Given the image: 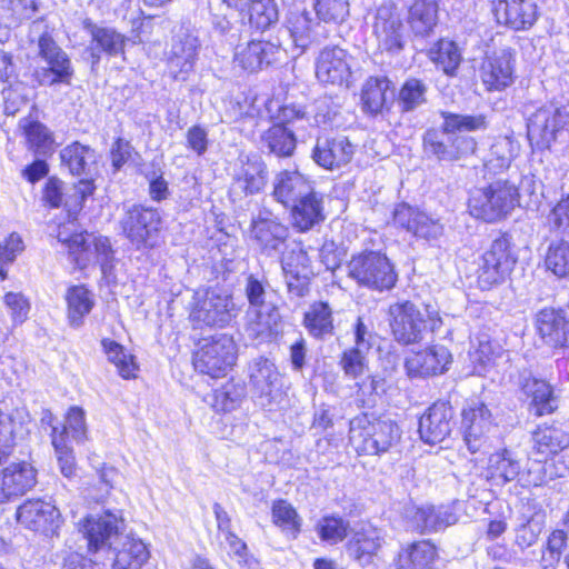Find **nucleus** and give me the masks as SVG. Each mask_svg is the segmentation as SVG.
Returning a JSON list of instances; mask_svg holds the SVG:
<instances>
[{
    "mask_svg": "<svg viewBox=\"0 0 569 569\" xmlns=\"http://www.w3.org/2000/svg\"><path fill=\"white\" fill-rule=\"evenodd\" d=\"M517 177H498L492 182L470 190L468 209L471 216L486 222L506 218L519 202Z\"/></svg>",
    "mask_w": 569,
    "mask_h": 569,
    "instance_id": "nucleus-1",
    "label": "nucleus"
},
{
    "mask_svg": "<svg viewBox=\"0 0 569 569\" xmlns=\"http://www.w3.org/2000/svg\"><path fill=\"white\" fill-rule=\"evenodd\" d=\"M349 440L359 453L381 455L398 443L400 429L389 418L365 413L350 421Z\"/></svg>",
    "mask_w": 569,
    "mask_h": 569,
    "instance_id": "nucleus-2",
    "label": "nucleus"
},
{
    "mask_svg": "<svg viewBox=\"0 0 569 569\" xmlns=\"http://www.w3.org/2000/svg\"><path fill=\"white\" fill-rule=\"evenodd\" d=\"M569 128V104L550 101L527 119L528 139L539 149H549Z\"/></svg>",
    "mask_w": 569,
    "mask_h": 569,
    "instance_id": "nucleus-3",
    "label": "nucleus"
},
{
    "mask_svg": "<svg viewBox=\"0 0 569 569\" xmlns=\"http://www.w3.org/2000/svg\"><path fill=\"white\" fill-rule=\"evenodd\" d=\"M348 274L359 286L380 292L393 288L398 279L390 260L378 251L353 256L348 263Z\"/></svg>",
    "mask_w": 569,
    "mask_h": 569,
    "instance_id": "nucleus-4",
    "label": "nucleus"
},
{
    "mask_svg": "<svg viewBox=\"0 0 569 569\" xmlns=\"http://www.w3.org/2000/svg\"><path fill=\"white\" fill-rule=\"evenodd\" d=\"M517 256L512 249L511 239L503 234L490 243L480 258L477 281L482 290L503 282L509 277Z\"/></svg>",
    "mask_w": 569,
    "mask_h": 569,
    "instance_id": "nucleus-5",
    "label": "nucleus"
},
{
    "mask_svg": "<svg viewBox=\"0 0 569 569\" xmlns=\"http://www.w3.org/2000/svg\"><path fill=\"white\" fill-rule=\"evenodd\" d=\"M234 317V303L216 290L197 291L190 302L189 319L193 328H223Z\"/></svg>",
    "mask_w": 569,
    "mask_h": 569,
    "instance_id": "nucleus-6",
    "label": "nucleus"
},
{
    "mask_svg": "<svg viewBox=\"0 0 569 569\" xmlns=\"http://www.w3.org/2000/svg\"><path fill=\"white\" fill-rule=\"evenodd\" d=\"M237 346L231 336L219 333L203 339L199 350L194 353V369L211 378L224 376L234 365Z\"/></svg>",
    "mask_w": 569,
    "mask_h": 569,
    "instance_id": "nucleus-7",
    "label": "nucleus"
},
{
    "mask_svg": "<svg viewBox=\"0 0 569 569\" xmlns=\"http://www.w3.org/2000/svg\"><path fill=\"white\" fill-rule=\"evenodd\" d=\"M38 56L46 62L44 67L34 70V79L40 86L70 83L73 67L68 53L49 34L43 33L38 39Z\"/></svg>",
    "mask_w": 569,
    "mask_h": 569,
    "instance_id": "nucleus-8",
    "label": "nucleus"
},
{
    "mask_svg": "<svg viewBox=\"0 0 569 569\" xmlns=\"http://www.w3.org/2000/svg\"><path fill=\"white\" fill-rule=\"evenodd\" d=\"M79 532L87 540L90 552L111 550L122 536L123 519L111 511L89 515L78 523Z\"/></svg>",
    "mask_w": 569,
    "mask_h": 569,
    "instance_id": "nucleus-9",
    "label": "nucleus"
},
{
    "mask_svg": "<svg viewBox=\"0 0 569 569\" xmlns=\"http://www.w3.org/2000/svg\"><path fill=\"white\" fill-rule=\"evenodd\" d=\"M390 328L395 339L402 345L418 343L428 330L427 315L411 301L396 302L389 307Z\"/></svg>",
    "mask_w": 569,
    "mask_h": 569,
    "instance_id": "nucleus-10",
    "label": "nucleus"
},
{
    "mask_svg": "<svg viewBox=\"0 0 569 569\" xmlns=\"http://www.w3.org/2000/svg\"><path fill=\"white\" fill-rule=\"evenodd\" d=\"M267 181L268 171L263 160L257 154L246 156L239 159V164L234 168L229 196L233 202L241 201L262 191Z\"/></svg>",
    "mask_w": 569,
    "mask_h": 569,
    "instance_id": "nucleus-11",
    "label": "nucleus"
},
{
    "mask_svg": "<svg viewBox=\"0 0 569 569\" xmlns=\"http://www.w3.org/2000/svg\"><path fill=\"white\" fill-rule=\"evenodd\" d=\"M372 28L381 51L397 54L403 49L406 29L393 3H382L377 8Z\"/></svg>",
    "mask_w": 569,
    "mask_h": 569,
    "instance_id": "nucleus-12",
    "label": "nucleus"
},
{
    "mask_svg": "<svg viewBox=\"0 0 569 569\" xmlns=\"http://www.w3.org/2000/svg\"><path fill=\"white\" fill-rule=\"evenodd\" d=\"M161 226V217L157 209L132 206L121 220L126 237L138 249L153 247L154 238Z\"/></svg>",
    "mask_w": 569,
    "mask_h": 569,
    "instance_id": "nucleus-13",
    "label": "nucleus"
},
{
    "mask_svg": "<svg viewBox=\"0 0 569 569\" xmlns=\"http://www.w3.org/2000/svg\"><path fill=\"white\" fill-rule=\"evenodd\" d=\"M249 378L261 406H271L282 397V379L274 363L263 357L254 359L249 367Z\"/></svg>",
    "mask_w": 569,
    "mask_h": 569,
    "instance_id": "nucleus-14",
    "label": "nucleus"
},
{
    "mask_svg": "<svg viewBox=\"0 0 569 569\" xmlns=\"http://www.w3.org/2000/svg\"><path fill=\"white\" fill-rule=\"evenodd\" d=\"M17 519L26 528L46 536L56 535L62 523L59 509L41 499L24 501L17 509Z\"/></svg>",
    "mask_w": 569,
    "mask_h": 569,
    "instance_id": "nucleus-15",
    "label": "nucleus"
},
{
    "mask_svg": "<svg viewBox=\"0 0 569 569\" xmlns=\"http://www.w3.org/2000/svg\"><path fill=\"white\" fill-rule=\"evenodd\" d=\"M199 48L198 37L188 31H180L172 38L166 59L173 79L184 81L193 71Z\"/></svg>",
    "mask_w": 569,
    "mask_h": 569,
    "instance_id": "nucleus-16",
    "label": "nucleus"
},
{
    "mask_svg": "<svg viewBox=\"0 0 569 569\" xmlns=\"http://www.w3.org/2000/svg\"><path fill=\"white\" fill-rule=\"evenodd\" d=\"M251 238L263 254L279 253L289 237L288 228L269 211H260L251 220Z\"/></svg>",
    "mask_w": 569,
    "mask_h": 569,
    "instance_id": "nucleus-17",
    "label": "nucleus"
},
{
    "mask_svg": "<svg viewBox=\"0 0 569 569\" xmlns=\"http://www.w3.org/2000/svg\"><path fill=\"white\" fill-rule=\"evenodd\" d=\"M425 150L440 161H456L473 153L477 141L469 136L445 134L435 129L428 130L423 136Z\"/></svg>",
    "mask_w": 569,
    "mask_h": 569,
    "instance_id": "nucleus-18",
    "label": "nucleus"
},
{
    "mask_svg": "<svg viewBox=\"0 0 569 569\" xmlns=\"http://www.w3.org/2000/svg\"><path fill=\"white\" fill-rule=\"evenodd\" d=\"M451 361L452 356L447 347L432 345L409 355L405 368L410 378H429L446 372Z\"/></svg>",
    "mask_w": 569,
    "mask_h": 569,
    "instance_id": "nucleus-19",
    "label": "nucleus"
},
{
    "mask_svg": "<svg viewBox=\"0 0 569 569\" xmlns=\"http://www.w3.org/2000/svg\"><path fill=\"white\" fill-rule=\"evenodd\" d=\"M535 328L542 342L550 348L569 346V316L561 308L548 307L535 316Z\"/></svg>",
    "mask_w": 569,
    "mask_h": 569,
    "instance_id": "nucleus-20",
    "label": "nucleus"
},
{
    "mask_svg": "<svg viewBox=\"0 0 569 569\" xmlns=\"http://www.w3.org/2000/svg\"><path fill=\"white\" fill-rule=\"evenodd\" d=\"M357 146L347 136L319 137L312 150V159L325 169L333 170L348 164Z\"/></svg>",
    "mask_w": 569,
    "mask_h": 569,
    "instance_id": "nucleus-21",
    "label": "nucleus"
},
{
    "mask_svg": "<svg viewBox=\"0 0 569 569\" xmlns=\"http://www.w3.org/2000/svg\"><path fill=\"white\" fill-rule=\"evenodd\" d=\"M453 409L448 402H435L419 420V433L423 442L436 445L450 436L455 421Z\"/></svg>",
    "mask_w": 569,
    "mask_h": 569,
    "instance_id": "nucleus-22",
    "label": "nucleus"
},
{
    "mask_svg": "<svg viewBox=\"0 0 569 569\" xmlns=\"http://www.w3.org/2000/svg\"><path fill=\"white\" fill-rule=\"evenodd\" d=\"M492 11L498 23L512 30H528L538 19V7L531 0H493Z\"/></svg>",
    "mask_w": 569,
    "mask_h": 569,
    "instance_id": "nucleus-23",
    "label": "nucleus"
},
{
    "mask_svg": "<svg viewBox=\"0 0 569 569\" xmlns=\"http://www.w3.org/2000/svg\"><path fill=\"white\" fill-rule=\"evenodd\" d=\"M461 432L471 453L478 452L487 441V432L491 428V412L482 402H473L463 409Z\"/></svg>",
    "mask_w": 569,
    "mask_h": 569,
    "instance_id": "nucleus-24",
    "label": "nucleus"
},
{
    "mask_svg": "<svg viewBox=\"0 0 569 569\" xmlns=\"http://www.w3.org/2000/svg\"><path fill=\"white\" fill-rule=\"evenodd\" d=\"M37 483V470L28 462L11 463L0 471V503L10 502Z\"/></svg>",
    "mask_w": 569,
    "mask_h": 569,
    "instance_id": "nucleus-25",
    "label": "nucleus"
},
{
    "mask_svg": "<svg viewBox=\"0 0 569 569\" xmlns=\"http://www.w3.org/2000/svg\"><path fill=\"white\" fill-rule=\"evenodd\" d=\"M283 49L280 43L263 40H252L244 47H239L234 54V62L243 70L254 72L264 66L280 60Z\"/></svg>",
    "mask_w": 569,
    "mask_h": 569,
    "instance_id": "nucleus-26",
    "label": "nucleus"
},
{
    "mask_svg": "<svg viewBox=\"0 0 569 569\" xmlns=\"http://www.w3.org/2000/svg\"><path fill=\"white\" fill-rule=\"evenodd\" d=\"M82 28L92 39V66L100 61V53L114 57L124 52L127 38L111 27H102L87 18L82 21Z\"/></svg>",
    "mask_w": 569,
    "mask_h": 569,
    "instance_id": "nucleus-27",
    "label": "nucleus"
},
{
    "mask_svg": "<svg viewBox=\"0 0 569 569\" xmlns=\"http://www.w3.org/2000/svg\"><path fill=\"white\" fill-rule=\"evenodd\" d=\"M348 53L339 47H326L319 53L316 76L323 83L342 84L350 76Z\"/></svg>",
    "mask_w": 569,
    "mask_h": 569,
    "instance_id": "nucleus-28",
    "label": "nucleus"
},
{
    "mask_svg": "<svg viewBox=\"0 0 569 569\" xmlns=\"http://www.w3.org/2000/svg\"><path fill=\"white\" fill-rule=\"evenodd\" d=\"M481 80L489 91H499L513 82L512 53L502 49L487 57L480 69Z\"/></svg>",
    "mask_w": 569,
    "mask_h": 569,
    "instance_id": "nucleus-29",
    "label": "nucleus"
},
{
    "mask_svg": "<svg viewBox=\"0 0 569 569\" xmlns=\"http://www.w3.org/2000/svg\"><path fill=\"white\" fill-rule=\"evenodd\" d=\"M395 223L405 228L418 238L426 240L438 239L442 232V224L423 212L408 204H400L393 213Z\"/></svg>",
    "mask_w": 569,
    "mask_h": 569,
    "instance_id": "nucleus-30",
    "label": "nucleus"
},
{
    "mask_svg": "<svg viewBox=\"0 0 569 569\" xmlns=\"http://www.w3.org/2000/svg\"><path fill=\"white\" fill-rule=\"evenodd\" d=\"M281 267L286 276L289 291L298 297H303L308 291L307 279L311 271L308 254L301 244H296L283 254Z\"/></svg>",
    "mask_w": 569,
    "mask_h": 569,
    "instance_id": "nucleus-31",
    "label": "nucleus"
},
{
    "mask_svg": "<svg viewBox=\"0 0 569 569\" xmlns=\"http://www.w3.org/2000/svg\"><path fill=\"white\" fill-rule=\"evenodd\" d=\"M312 182L297 170L279 172L273 181V197L284 207H290L305 196H310Z\"/></svg>",
    "mask_w": 569,
    "mask_h": 569,
    "instance_id": "nucleus-32",
    "label": "nucleus"
},
{
    "mask_svg": "<svg viewBox=\"0 0 569 569\" xmlns=\"http://www.w3.org/2000/svg\"><path fill=\"white\" fill-rule=\"evenodd\" d=\"M281 329V316L277 307L268 309H254L247 312L246 333L258 342L269 341Z\"/></svg>",
    "mask_w": 569,
    "mask_h": 569,
    "instance_id": "nucleus-33",
    "label": "nucleus"
},
{
    "mask_svg": "<svg viewBox=\"0 0 569 569\" xmlns=\"http://www.w3.org/2000/svg\"><path fill=\"white\" fill-rule=\"evenodd\" d=\"M292 226L301 232L312 229L325 219L323 197L311 190L310 196H305L290 207Z\"/></svg>",
    "mask_w": 569,
    "mask_h": 569,
    "instance_id": "nucleus-34",
    "label": "nucleus"
},
{
    "mask_svg": "<svg viewBox=\"0 0 569 569\" xmlns=\"http://www.w3.org/2000/svg\"><path fill=\"white\" fill-rule=\"evenodd\" d=\"M521 388L531 398V410L537 417L550 415L558 408V398L552 386L546 380L532 376H523Z\"/></svg>",
    "mask_w": 569,
    "mask_h": 569,
    "instance_id": "nucleus-35",
    "label": "nucleus"
},
{
    "mask_svg": "<svg viewBox=\"0 0 569 569\" xmlns=\"http://www.w3.org/2000/svg\"><path fill=\"white\" fill-rule=\"evenodd\" d=\"M61 163L73 176L90 177L97 172V154L94 149L78 141L60 151Z\"/></svg>",
    "mask_w": 569,
    "mask_h": 569,
    "instance_id": "nucleus-36",
    "label": "nucleus"
},
{
    "mask_svg": "<svg viewBox=\"0 0 569 569\" xmlns=\"http://www.w3.org/2000/svg\"><path fill=\"white\" fill-rule=\"evenodd\" d=\"M320 23L307 10L290 11L287 17V30L300 53L317 40Z\"/></svg>",
    "mask_w": 569,
    "mask_h": 569,
    "instance_id": "nucleus-37",
    "label": "nucleus"
},
{
    "mask_svg": "<svg viewBox=\"0 0 569 569\" xmlns=\"http://www.w3.org/2000/svg\"><path fill=\"white\" fill-rule=\"evenodd\" d=\"M113 556V569H138L148 559L149 552L141 540L121 536L110 550Z\"/></svg>",
    "mask_w": 569,
    "mask_h": 569,
    "instance_id": "nucleus-38",
    "label": "nucleus"
},
{
    "mask_svg": "<svg viewBox=\"0 0 569 569\" xmlns=\"http://www.w3.org/2000/svg\"><path fill=\"white\" fill-rule=\"evenodd\" d=\"M533 450L555 456L569 447V431L562 425L539 426L532 433Z\"/></svg>",
    "mask_w": 569,
    "mask_h": 569,
    "instance_id": "nucleus-39",
    "label": "nucleus"
},
{
    "mask_svg": "<svg viewBox=\"0 0 569 569\" xmlns=\"http://www.w3.org/2000/svg\"><path fill=\"white\" fill-rule=\"evenodd\" d=\"M437 556L436 547L427 540L403 547L395 558L396 569H428Z\"/></svg>",
    "mask_w": 569,
    "mask_h": 569,
    "instance_id": "nucleus-40",
    "label": "nucleus"
},
{
    "mask_svg": "<svg viewBox=\"0 0 569 569\" xmlns=\"http://www.w3.org/2000/svg\"><path fill=\"white\" fill-rule=\"evenodd\" d=\"M262 148L279 158L291 157L297 147L293 130L282 123H273L261 134Z\"/></svg>",
    "mask_w": 569,
    "mask_h": 569,
    "instance_id": "nucleus-41",
    "label": "nucleus"
},
{
    "mask_svg": "<svg viewBox=\"0 0 569 569\" xmlns=\"http://www.w3.org/2000/svg\"><path fill=\"white\" fill-rule=\"evenodd\" d=\"M412 522L420 532L442 530L457 522V516L447 507L427 506L417 508Z\"/></svg>",
    "mask_w": 569,
    "mask_h": 569,
    "instance_id": "nucleus-42",
    "label": "nucleus"
},
{
    "mask_svg": "<svg viewBox=\"0 0 569 569\" xmlns=\"http://www.w3.org/2000/svg\"><path fill=\"white\" fill-rule=\"evenodd\" d=\"M67 316L71 327L80 328L83 318L90 313L94 306L93 293L84 286H72L67 290Z\"/></svg>",
    "mask_w": 569,
    "mask_h": 569,
    "instance_id": "nucleus-43",
    "label": "nucleus"
},
{
    "mask_svg": "<svg viewBox=\"0 0 569 569\" xmlns=\"http://www.w3.org/2000/svg\"><path fill=\"white\" fill-rule=\"evenodd\" d=\"M440 116L443 119L441 130L445 134L465 136V132L482 131L488 128L487 117L482 113L463 114L441 111Z\"/></svg>",
    "mask_w": 569,
    "mask_h": 569,
    "instance_id": "nucleus-44",
    "label": "nucleus"
},
{
    "mask_svg": "<svg viewBox=\"0 0 569 569\" xmlns=\"http://www.w3.org/2000/svg\"><path fill=\"white\" fill-rule=\"evenodd\" d=\"M391 81L386 77L369 78L361 92L362 109L366 113L377 116L388 109L387 92Z\"/></svg>",
    "mask_w": 569,
    "mask_h": 569,
    "instance_id": "nucleus-45",
    "label": "nucleus"
},
{
    "mask_svg": "<svg viewBox=\"0 0 569 569\" xmlns=\"http://www.w3.org/2000/svg\"><path fill=\"white\" fill-rule=\"evenodd\" d=\"M30 150L37 154L47 156L53 151V137L42 122L23 118L19 121Z\"/></svg>",
    "mask_w": 569,
    "mask_h": 569,
    "instance_id": "nucleus-46",
    "label": "nucleus"
},
{
    "mask_svg": "<svg viewBox=\"0 0 569 569\" xmlns=\"http://www.w3.org/2000/svg\"><path fill=\"white\" fill-rule=\"evenodd\" d=\"M84 236L89 240L84 248H80L79 254L76 258L77 262L88 263L91 261V256L94 254L102 273L107 276L112 268L111 262L113 260V250L111 249L109 239L107 237H96L89 233H84Z\"/></svg>",
    "mask_w": 569,
    "mask_h": 569,
    "instance_id": "nucleus-47",
    "label": "nucleus"
},
{
    "mask_svg": "<svg viewBox=\"0 0 569 569\" xmlns=\"http://www.w3.org/2000/svg\"><path fill=\"white\" fill-rule=\"evenodd\" d=\"M438 7L435 0H416L409 9V24L416 36H428L437 23Z\"/></svg>",
    "mask_w": 569,
    "mask_h": 569,
    "instance_id": "nucleus-48",
    "label": "nucleus"
},
{
    "mask_svg": "<svg viewBox=\"0 0 569 569\" xmlns=\"http://www.w3.org/2000/svg\"><path fill=\"white\" fill-rule=\"evenodd\" d=\"M520 470L519 459L508 449L498 450L489 457L488 471L493 479H499L502 483L516 480Z\"/></svg>",
    "mask_w": 569,
    "mask_h": 569,
    "instance_id": "nucleus-49",
    "label": "nucleus"
},
{
    "mask_svg": "<svg viewBox=\"0 0 569 569\" xmlns=\"http://www.w3.org/2000/svg\"><path fill=\"white\" fill-rule=\"evenodd\" d=\"M381 543L382 538L379 532L376 529H369L357 532L349 541L347 549L355 560L361 565H367L379 550Z\"/></svg>",
    "mask_w": 569,
    "mask_h": 569,
    "instance_id": "nucleus-50",
    "label": "nucleus"
},
{
    "mask_svg": "<svg viewBox=\"0 0 569 569\" xmlns=\"http://www.w3.org/2000/svg\"><path fill=\"white\" fill-rule=\"evenodd\" d=\"M428 86L425 81L417 78H408L401 84L397 104L402 113L412 112L427 102Z\"/></svg>",
    "mask_w": 569,
    "mask_h": 569,
    "instance_id": "nucleus-51",
    "label": "nucleus"
},
{
    "mask_svg": "<svg viewBox=\"0 0 569 569\" xmlns=\"http://www.w3.org/2000/svg\"><path fill=\"white\" fill-rule=\"evenodd\" d=\"M303 323L309 332L316 338H323L332 335V310L327 302H315L309 311L305 313Z\"/></svg>",
    "mask_w": 569,
    "mask_h": 569,
    "instance_id": "nucleus-52",
    "label": "nucleus"
},
{
    "mask_svg": "<svg viewBox=\"0 0 569 569\" xmlns=\"http://www.w3.org/2000/svg\"><path fill=\"white\" fill-rule=\"evenodd\" d=\"M315 530L321 541L337 545L348 537L350 522L336 513L326 515L317 521Z\"/></svg>",
    "mask_w": 569,
    "mask_h": 569,
    "instance_id": "nucleus-53",
    "label": "nucleus"
},
{
    "mask_svg": "<svg viewBox=\"0 0 569 569\" xmlns=\"http://www.w3.org/2000/svg\"><path fill=\"white\" fill-rule=\"evenodd\" d=\"M272 521L283 532L296 539L301 531V518L291 503L279 499L271 507Z\"/></svg>",
    "mask_w": 569,
    "mask_h": 569,
    "instance_id": "nucleus-54",
    "label": "nucleus"
},
{
    "mask_svg": "<svg viewBox=\"0 0 569 569\" xmlns=\"http://www.w3.org/2000/svg\"><path fill=\"white\" fill-rule=\"evenodd\" d=\"M430 59L439 66L442 71L452 76L461 62V53L453 41L440 40L429 51Z\"/></svg>",
    "mask_w": 569,
    "mask_h": 569,
    "instance_id": "nucleus-55",
    "label": "nucleus"
},
{
    "mask_svg": "<svg viewBox=\"0 0 569 569\" xmlns=\"http://www.w3.org/2000/svg\"><path fill=\"white\" fill-rule=\"evenodd\" d=\"M279 19L274 0H252L249 6V21L257 30H266Z\"/></svg>",
    "mask_w": 569,
    "mask_h": 569,
    "instance_id": "nucleus-56",
    "label": "nucleus"
},
{
    "mask_svg": "<svg viewBox=\"0 0 569 569\" xmlns=\"http://www.w3.org/2000/svg\"><path fill=\"white\" fill-rule=\"evenodd\" d=\"M101 343L109 361L117 367L119 375L124 379L133 378L138 369L133 356L127 353L123 347L116 341L103 339Z\"/></svg>",
    "mask_w": 569,
    "mask_h": 569,
    "instance_id": "nucleus-57",
    "label": "nucleus"
},
{
    "mask_svg": "<svg viewBox=\"0 0 569 569\" xmlns=\"http://www.w3.org/2000/svg\"><path fill=\"white\" fill-rule=\"evenodd\" d=\"M545 264L555 276L567 277L569 274V242L565 240L551 242L546 252Z\"/></svg>",
    "mask_w": 569,
    "mask_h": 569,
    "instance_id": "nucleus-58",
    "label": "nucleus"
},
{
    "mask_svg": "<svg viewBox=\"0 0 569 569\" xmlns=\"http://www.w3.org/2000/svg\"><path fill=\"white\" fill-rule=\"evenodd\" d=\"M246 397V387L240 382L228 381L214 390L212 406L217 410L231 411L236 409Z\"/></svg>",
    "mask_w": 569,
    "mask_h": 569,
    "instance_id": "nucleus-59",
    "label": "nucleus"
},
{
    "mask_svg": "<svg viewBox=\"0 0 569 569\" xmlns=\"http://www.w3.org/2000/svg\"><path fill=\"white\" fill-rule=\"evenodd\" d=\"M52 446L56 451L60 472L66 478H71L77 473V463L72 448L66 441L63 435H57V427H53L51 433Z\"/></svg>",
    "mask_w": 569,
    "mask_h": 569,
    "instance_id": "nucleus-60",
    "label": "nucleus"
},
{
    "mask_svg": "<svg viewBox=\"0 0 569 569\" xmlns=\"http://www.w3.org/2000/svg\"><path fill=\"white\" fill-rule=\"evenodd\" d=\"M57 435H63L67 442L69 441V437L77 442H83L87 439V425L83 409L80 407H71L62 429L59 431L57 427Z\"/></svg>",
    "mask_w": 569,
    "mask_h": 569,
    "instance_id": "nucleus-61",
    "label": "nucleus"
},
{
    "mask_svg": "<svg viewBox=\"0 0 569 569\" xmlns=\"http://www.w3.org/2000/svg\"><path fill=\"white\" fill-rule=\"evenodd\" d=\"M315 8L326 22H342L349 16V0H316Z\"/></svg>",
    "mask_w": 569,
    "mask_h": 569,
    "instance_id": "nucleus-62",
    "label": "nucleus"
},
{
    "mask_svg": "<svg viewBox=\"0 0 569 569\" xmlns=\"http://www.w3.org/2000/svg\"><path fill=\"white\" fill-rule=\"evenodd\" d=\"M244 292L252 310L276 307L268 300L270 293L266 289V283L253 274L247 277Z\"/></svg>",
    "mask_w": 569,
    "mask_h": 569,
    "instance_id": "nucleus-63",
    "label": "nucleus"
},
{
    "mask_svg": "<svg viewBox=\"0 0 569 569\" xmlns=\"http://www.w3.org/2000/svg\"><path fill=\"white\" fill-rule=\"evenodd\" d=\"M23 249V241L16 232L10 233L0 243V281L7 278L6 267L11 264L16 260L17 254L22 252Z\"/></svg>",
    "mask_w": 569,
    "mask_h": 569,
    "instance_id": "nucleus-64",
    "label": "nucleus"
}]
</instances>
